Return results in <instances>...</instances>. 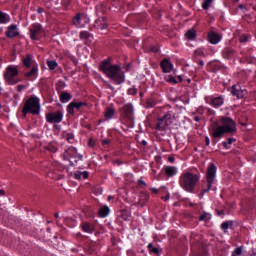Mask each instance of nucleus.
Returning <instances> with one entry per match:
<instances>
[{
    "label": "nucleus",
    "mask_w": 256,
    "mask_h": 256,
    "mask_svg": "<svg viewBox=\"0 0 256 256\" xmlns=\"http://www.w3.org/2000/svg\"><path fill=\"white\" fill-rule=\"evenodd\" d=\"M171 123V115L167 114L158 120L156 128L165 131V129H167Z\"/></svg>",
    "instance_id": "obj_8"
},
{
    "label": "nucleus",
    "mask_w": 256,
    "mask_h": 256,
    "mask_svg": "<svg viewBox=\"0 0 256 256\" xmlns=\"http://www.w3.org/2000/svg\"><path fill=\"white\" fill-rule=\"evenodd\" d=\"M138 185H144V186H146L147 184H146L145 181H143V180H138Z\"/></svg>",
    "instance_id": "obj_49"
},
{
    "label": "nucleus",
    "mask_w": 256,
    "mask_h": 256,
    "mask_svg": "<svg viewBox=\"0 0 256 256\" xmlns=\"http://www.w3.org/2000/svg\"><path fill=\"white\" fill-rule=\"evenodd\" d=\"M82 229L85 233H93V226L89 223H83Z\"/></svg>",
    "instance_id": "obj_23"
},
{
    "label": "nucleus",
    "mask_w": 256,
    "mask_h": 256,
    "mask_svg": "<svg viewBox=\"0 0 256 256\" xmlns=\"http://www.w3.org/2000/svg\"><path fill=\"white\" fill-rule=\"evenodd\" d=\"M165 201H169V194L166 195Z\"/></svg>",
    "instance_id": "obj_60"
},
{
    "label": "nucleus",
    "mask_w": 256,
    "mask_h": 256,
    "mask_svg": "<svg viewBox=\"0 0 256 256\" xmlns=\"http://www.w3.org/2000/svg\"><path fill=\"white\" fill-rule=\"evenodd\" d=\"M46 121L48 123H61L63 121V112L57 111L46 114Z\"/></svg>",
    "instance_id": "obj_7"
},
{
    "label": "nucleus",
    "mask_w": 256,
    "mask_h": 256,
    "mask_svg": "<svg viewBox=\"0 0 256 256\" xmlns=\"http://www.w3.org/2000/svg\"><path fill=\"white\" fill-rule=\"evenodd\" d=\"M229 227H233V221H227L221 225V229H223L224 233H227V229H229Z\"/></svg>",
    "instance_id": "obj_26"
},
{
    "label": "nucleus",
    "mask_w": 256,
    "mask_h": 256,
    "mask_svg": "<svg viewBox=\"0 0 256 256\" xmlns=\"http://www.w3.org/2000/svg\"><path fill=\"white\" fill-rule=\"evenodd\" d=\"M150 51H152L153 53H157V47L152 46V47L150 48Z\"/></svg>",
    "instance_id": "obj_46"
},
{
    "label": "nucleus",
    "mask_w": 256,
    "mask_h": 256,
    "mask_svg": "<svg viewBox=\"0 0 256 256\" xmlns=\"http://www.w3.org/2000/svg\"><path fill=\"white\" fill-rule=\"evenodd\" d=\"M80 38L81 39H89V33L88 32H81L80 33Z\"/></svg>",
    "instance_id": "obj_38"
},
{
    "label": "nucleus",
    "mask_w": 256,
    "mask_h": 256,
    "mask_svg": "<svg viewBox=\"0 0 256 256\" xmlns=\"http://www.w3.org/2000/svg\"><path fill=\"white\" fill-rule=\"evenodd\" d=\"M233 141H235L234 138H228V145H232Z\"/></svg>",
    "instance_id": "obj_48"
},
{
    "label": "nucleus",
    "mask_w": 256,
    "mask_h": 256,
    "mask_svg": "<svg viewBox=\"0 0 256 256\" xmlns=\"http://www.w3.org/2000/svg\"><path fill=\"white\" fill-rule=\"evenodd\" d=\"M95 145V141L93 139H90L89 141V146L93 147Z\"/></svg>",
    "instance_id": "obj_47"
},
{
    "label": "nucleus",
    "mask_w": 256,
    "mask_h": 256,
    "mask_svg": "<svg viewBox=\"0 0 256 256\" xmlns=\"http://www.w3.org/2000/svg\"><path fill=\"white\" fill-rule=\"evenodd\" d=\"M166 81L167 83H177V79H175V77L169 75L166 77Z\"/></svg>",
    "instance_id": "obj_36"
},
{
    "label": "nucleus",
    "mask_w": 256,
    "mask_h": 256,
    "mask_svg": "<svg viewBox=\"0 0 256 256\" xmlns=\"http://www.w3.org/2000/svg\"><path fill=\"white\" fill-rule=\"evenodd\" d=\"M168 161H170V163H173V161H175V158L174 157H169Z\"/></svg>",
    "instance_id": "obj_51"
},
{
    "label": "nucleus",
    "mask_w": 256,
    "mask_h": 256,
    "mask_svg": "<svg viewBox=\"0 0 256 256\" xmlns=\"http://www.w3.org/2000/svg\"><path fill=\"white\" fill-rule=\"evenodd\" d=\"M239 9H245L244 5H239Z\"/></svg>",
    "instance_id": "obj_61"
},
{
    "label": "nucleus",
    "mask_w": 256,
    "mask_h": 256,
    "mask_svg": "<svg viewBox=\"0 0 256 256\" xmlns=\"http://www.w3.org/2000/svg\"><path fill=\"white\" fill-rule=\"evenodd\" d=\"M160 66L163 73H171L173 71V64L168 59L162 60Z\"/></svg>",
    "instance_id": "obj_11"
},
{
    "label": "nucleus",
    "mask_w": 256,
    "mask_h": 256,
    "mask_svg": "<svg viewBox=\"0 0 256 256\" xmlns=\"http://www.w3.org/2000/svg\"><path fill=\"white\" fill-rule=\"evenodd\" d=\"M9 16L3 12H0V23H7Z\"/></svg>",
    "instance_id": "obj_29"
},
{
    "label": "nucleus",
    "mask_w": 256,
    "mask_h": 256,
    "mask_svg": "<svg viewBox=\"0 0 256 256\" xmlns=\"http://www.w3.org/2000/svg\"><path fill=\"white\" fill-rule=\"evenodd\" d=\"M71 139H73L72 136H68V137H67V141H69L70 143H71Z\"/></svg>",
    "instance_id": "obj_55"
},
{
    "label": "nucleus",
    "mask_w": 256,
    "mask_h": 256,
    "mask_svg": "<svg viewBox=\"0 0 256 256\" xmlns=\"http://www.w3.org/2000/svg\"><path fill=\"white\" fill-rule=\"evenodd\" d=\"M231 94L234 97H237V99H243V97L245 95H247V90H241V88H239V86L233 85L232 90H231Z\"/></svg>",
    "instance_id": "obj_10"
},
{
    "label": "nucleus",
    "mask_w": 256,
    "mask_h": 256,
    "mask_svg": "<svg viewBox=\"0 0 256 256\" xmlns=\"http://www.w3.org/2000/svg\"><path fill=\"white\" fill-rule=\"evenodd\" d=\"M222 125H219V122L214 121L210 126V133L214 139L219 137H223L225 133H235L237 131V127L235 121L231 118L223 117L221 118Z\"/></svg>",
    "instance_id": "obj_1"
},
{
    "label": "nucleus",
    "mask_w": 256,
    "mask_h": 256,
    "mask_svg": "<svg viewBox=\"0 0 256 256\" xmlns=\"http://www.w3.org/2000/svg\"><path fill=\"white\" fill-rule=\"evenodd\" d=\"M206 145H207V146H209V145H210L209 137H206Z\"/></svg>",
    "instance_id": "obj_52"
},
{
    "label": "nucleus",
    "mask_w": 256,
    "mask_h": 256,
    "mask_svg": "<svg viewBox=\"0 0 256 256\" xmlns=\"http://www.w3.org/2000/svg\"><path fill=\"white\" fill-rule=\"evenodd\" d=\"M75 155H77V148L70 147L64 152L63 157L66 161H71V157H75Z\"/></svg>",
    "instance_id": "obj_14"
},
{
    "label": "nucleus",
    "mask_w": 256,
    "mask_h": 256,
    "mask_svg": "<svg viewBox=\"0 0 256 256\" xmlns=\"http://www.w3.org/2000/svg\"><path fill=\"white\" fill-rule=\"evenodd\" d=\"M187 39L193 40L195 37H197V31L195 29H190L185 34Z\"/></svg>",
    "instance_id": "obj_19"
},
{
    "label": "nucleus",
    "mask_w": 256,
    "mask_h": 256,
    "mask_svg": "<svg viewBox=\"0 0 256 256\" xmlns=\"http://www.w3.org/2000/svg\"><path fill=\"white\" fill-rule=\"evenodd\" d=\"M110 142H111V141H110V140H107V139L102 140V144H104V145H109Z\"/></svg>",
    "instance_id": "obj_45"
},
{
    "label": "nucleus",
    "mask_w": 256,
    "mask_h": 256,
    "mask_svg": "<svg viewBox=\"0 0 256 256\" xmlns=\"http://www.w3.org/2000/svg\"><path fill=\"white\" fill-rule=\"evenodd\" d=\"M195 54H196V55H199V56L205 57V53H204L202 50H197V51H195Z\"/></svg>",
    "instance_id": "obj_43"
},
{
    "label": "nucleus",
    "mask_w": 256,
    "mask_h": 256,
    "mask_svg": "<svg viewBox=\"0 0 256 256\" xmlns=\"http://www.w3.org/2000/svg\"><path fill=\"white\" fill-rule=\"evenodd\" d=\"M47 65L49 67V70L53 71L55 67H57V62L50 60V61H47Z\"/></svg>",
    "instance_id": "obj_32"
},
{
    "label": "nucleus",
    "mask_w": 256,
    "mask_h": 256,
    "mask_svg": "<svg viewBox=\"0 0 256 256\" xmlns=\"http://www.w3.org/2000/svg\"><path fill=\"white\" fill-rule=\"evenodd\" d=\"M0 196H1V197L5 196V190L0 189Z\"/></svg>",
    "instance_id": "obj_50"
},
{
    "label": "nucleus",
    "mask_w": 256,
    "mask_h": 256,
    "mask_svg": "<svg viewBox=\"0 0 256 256\" xmlns=\"http://www.w3.org/2000/svg\"><path fill=\"white\" fill-rule=\"evenodd\" d=\"M199 65H200L201 67H203V65H204L203 60H201V61L199 62Z\"/></svg>",
    "instance_id": "obj_58"
},
{
    "label": "nucleus",
    "mask_w": 256,
    "mask_h": 256,
    "mask_svg": "<svg viewBox=\"0 0 256 256\" xmlns=\"http://www.w3.org/2000/svg\"><path fill=\"white\" fill-rule=\"evenodd\" d=\"M100 217H107L109 215V207L104 206L99 211Z\"/></svg>",
    "instance_id": "obj_25"
},
{
    "label": "nucleus",
    "mask_w": 256,
    "mask_h": 256,
    "mask_svg": "<svg viewBox=\"0 0 256 256\" xmlns=\"http://www.w3.org/2000/svg\"><path fill=\"white\" fill-rule=\"evenodd\" d=\"M18 35H19V31H17V25H11L10 27H8V30L6 32V37L13 39V37H17Z\"/></svg>",
    "instance_id": "obj_15"
},
{
    "label": "nucleus",
    "mask_w": 256,
    "mask_h": 256,
    "mask_svg": "<svg viewBox=\"0 0 256 256\" xmlns=\"http://www.w3.org/2000/svg\"><path fill=\"white\" fill-rule=\"evenodd\" d=\"M225 214V212L224 211H218V215H224Z\"/></svg>",
    "instance_id": "obj_59"
},
{
    "label": "nucleus",
    "mask_w": 256,
    "mask_h": 256,
    "mask_svg": "<svg viewBox=\"0 0 256 256\" xmlns=\"http://www.w3.org/2000/svg\"><path fill=\"white\" fill-rule=\"evenodd\" d=\"M81 159H83V155H81V154H76L75 160H74V161H70V165H71L72 167H74V165H77V163H79V161H81Z\"/></svg>",
    "instance_id": "obj_28"
},
{
    "label": "nucleus",
    "mask_w": 256,
    "mask_h": 256,
    "mask_svg": "<svg viewBox=\"0 0 256 256\" xmlns=\"http://www.w3.org/2000/svg\"><path fill=\"white\" fill-rule=\"evenodd\" d=\"M95 26H96L98 29H107V27H108L107 18L103 17V18L100 19V20H96Z\"/></svg>",
    "instance_id": "obj_17"
},
{
    "label": "nucleus",
    "mask_w": 256,
    "mask_h": 256,
    "mask_svg": "<svg viewBox=\"0 0 256 256\" xmlns=\"http://www.w3.org/2000/svg\"><path fill=\"white\" fill-rule=\"evenodd\" d=\"M212 105L213 107H220V105H223V98L218 97V98H214L212 99Z\"/></svg>",
    "instance_id": "obj_24"
},
{
    "label": "nucleus",
    "mask_w": 256,
    "mask_h": 256,
    "mask_svg": "<svg viewBox=\"0 0 256 256\" xmlns=\"http://www.w3.org/2000/svg\"><path fill=\"white\" fill-rule=\"evenodd\" d=\"M122 117L133 125V105L126 104L122 109Z\"/></svg>",
    "instance_id": "obj_6"
},
{
    "label": "nucleus",
    "mask_w": 256,
    "mask_h": 256,
    "mask_svg": "<svg viewBox=\"0 0 256 256\" xmlns=\"http://www.w3.org/2000/svg\"><path fill=\"white\" fill-rule=\"evenodd\" d=\"M205 219L209 221V219H211V214L204 212V214L199 217V221H205Z\"/></svg>",
    "instance_id": "obj_33"
},
{
    "label": "nucleus",
    "mask_w": 256,
    "mask_h": 256,
    "mask_svg": "<svg viewBox=\"0 0 256 256\" xmlns=\"http://www.w3.org/2000/svg\"><path fill=\"white\" fill-rule=\"evenodd\" d=\"M128 93H129V95H135V94L137 93V89H135V88H130V89L128 90Z\"/></svg>",
    "instance_id": "obj_41"
},
{
    "label": "nucleus",
    "mask_w": 256,
    "mask_h": 256,
    "mask_svg": "<svg viewBox=\"0 0 256 256\" xmlns=\"http://www.w3.org/2000/svg\"><path fill=\"white\" fill-rule=\"evenodd\" d=\"M25 87H26L25 85H18L17 89L19 92H21V91H23V89H25Z\"/></svg>",
    "instance_id": "obj_44"
},
{
    "label": "nucleus",
    "mask_w": 256,
    "mask_h": 256,
    "mask_svg": "<svg viewBox=\"0 0 256 256\" xmlns=\"http://www.w3.org/2000/svg\"><path fill=\"white\" fill-rule=\"evenodd\" d=\"M197 183H199V176L191 172L185 173L180 181L182 189L188 191L189 193L193 192V189H195V185H197Z\"/></svg>",
    "instance_id": "obj_3"
},
{
    "label": "nucleus",
    "mask_w": 256,
    "mask_h": 256,
    "mask_svg": "<svg viewBox=\"0 0 256 256\" xmlns=\"http://www.w3.org/2000/svg\"><path fill=\"white\" fill-rule=\"evenodd\" d=\"M215 173H217V168L215 167V164H210L207 170V182H208V189H211V185H213V179H215Z\"/></svg>",
    "instance_id": "obj_9"
},
{
    "label": "nucleus",
    "mask_w": 256,
    "mask_h": 256,
    "mask_svg": "<svg viewBox=\"0 0 256 256\" xmlns=\"http://www.w3.org/2000/svg\"><path fill=\"white\" fill-rule=\"evenodd\" d=\"M100 70L116 85H121L125 81V72L121 66L111 65L108 59L100 64Z\"/></svg>",
    "instance_id": "obj_2"
},
{
    "label": "nucleus",
    "mask_w": 256,
    "mask_h": 256,
    "mask_svg": "<svg viewBox=\"0 0 256 256\" xmlns=\"http://www.w3.org/2000/svg\"><path fill=\"white\" fill-rule=\"evenodd\" d=\"M47 149H48V151H51L52 153H55V151H57V148L55 146H48Z\"/></svg>",
    "instance_id": "obj_42"
},
{
    "label": "nucleus",
    "mask_w": 256,
    "mask_h": 256,
    "mask_svg": "<svg viewBox=\"0 0 256 256\" xmlns=\"http://www.w3.org/2000/svg\"><path fill=\"white\" fill-rule=\"evenodd\" d=\"M39 109H40L39 99H37L35 97H31L25 103V105L22 109V113H23L24 117H25V115H27V113H32V115H39Z\"/></svg>",
    "instance_id": "obj_4"
},
{
    "label": "nucleus",
    "mask_w": 256,
    "mask_h": 256,
    "mask_svg": "<svg viewBox=\"0 0 256 256\" xmlns=\"http://www.w3.org/2000/svg\"><path fill=\"white\" fill-rule=\"evenodd\" d=\"M60 101L62 103H67L68 101H71V94L67 93V92H63L60 95Z\"/></svg>",
    "instance_id": "obj_20"
},
{
    "label": "nucleus",
    "mask_w": 256,
    "mask_h": 256,
    "mask_svg": "<svg viewBox=\"0 0 256 256\" xmlns=\"http://www.w3.org/2000/svg\"><path fill=\"white\" fill-rule=\"evenodd\" d=\"M151 191H152L153 193H159V190H157V189H155V188H152Z\"/></svg>",
    "instance_id": "obj_53"
},
{
    "label": "nucleus",
    "mask_w": 256,
    "mask_h": 256,
    "mask_svg": "<svg viewBox=\"0 0 256 256\" xmlns=\"http://www.w3.org/2000/svg\"><path fill=\"white\" fill-rule=\"evenodd\" d=\"M142 145H147V141L143 140Z\"/></svg>",
    "instance_id": "obj_63"
},
{
    "label": "nucleus",
    "mask_w": 256,
    "mask_h": 256,
    "mask_svg": "<svg viewBox=\"0 0 256 256\" xmlns=\"http://www.w3.org/2000/svg\"><path fill=\"white\" fill-rule=\"evenodd\" d=\"M38 13H43V8H38Z\"/></svg>",
    "instance_id": "obj_57"
},
{
    "label": "nucleus",
    "mask_w": 256,
    "mask_h": 256,
    "mask_svg": "<svg viewBox=\"0 0 256 256\" xmlns=\"http://www.w3.org/2000/svg\"><path fill=\"white\" fill-rule=\"evenodd\" d=\"M200 119L198 116H195L194 121H199Z\"/></svg>",
    "instance_id": "obj_56"
},
{
    "label": "nucleus",
    "mask_w": 256,
    "mask_h": 256,
    "mask_svg": "<svg viewBox=\"0 0 256 256\" xmlns=\"http://www.w3.org/2000/svg\"><path fill=\"white\" fill-rule=\"evenodd\" d=\"M232 53H233V50L226 49V50H224L223 55H224L225 58H227Z\"/></svg>",
    "instance_id": "obj_39"
},
{
    "label": "nucleus",
    "mask_w": 256,
    "mask_h": 256,
    "mask_svg": "<svg viewBox=\"0 0 256 256\" xmlns=\"http://www.w3.org/2000/svg\"><path fill=\"white\" fill-rule=\"evenodd\" d=\"M39 33H41V25H39V24L32 25V27L30 28L31 39H33L35 41V39H37V35H39Z\"/></svg>",
    "instance_id": "obj_13"
},
{
    "label": "nucleus",
    "mask_w": 256,
    "mask_h": 256,
    "mask_svg": "<svg viewBox=\"0 0 256 256\" xmlns=\"http://www.w3.org/2000/svg\"><path fill=\"white\" fill-rule=\"evenodd\" d=\"M208 39H209V42L212 43V45H217V43H219V41H221V35H219L215 32H210L208 34Z\"/></svg>",
    "instance_id": "obj_16"
},
{
    "label": "nucleus",
    "mask_w": 256,
    "mask_h": 256,
    "mask_svg": "<svg viewBox=\"0 0 256 256\" xmlns=\"http://www.w3.org/2000/svg\"><path fill=\"white\" fill-rule=\"evenodd\" d=\"M54 217H56V219L59 218V213H55Z\"/></svg>",
    "instance_id": "obj_62"
},
{
    "label": "nucleus",
    "mask_w": 256,
    "mask_h": 256,
    "mask_svg": "<svg viewBox=\"0 0 256 256\" xmlns=\"http://www.w3.org/2000/svg\"><path fill=\"white\" fill-rule=\"evenodd\" d=\"M85 102H71L68 105V113L70 115H73L75 113L74 109H81V107H84Z\"/></svg>",
    "instance_id": "obj_12"
},
{
    "label": "nucleus",
    "mask_w": 256,
    "mask_h": 256,
    "mask_svg": "<svg viewBox=\"0 0 256 256\" xmlns=\"http://www.w3.org/2000/svg\"><path fill=\"white\" fill-rule=\"evenodd\" d=\"M18 73L17 68L8 66L4 73V79H6L10 85H16V83H19V80H14L13 77H16Z\"/></svg>",
    "instance_id": "obj_5"
},
{
    "label": "nucleus",
    "mask_w": 256,
    "mask_h": 256,
    "mask_svg": "<svg viewBox=\"0 0 256 256\" xmlns=\"http://www.w3.org/2000/svg\"><path fill=\"white\" fill-rule=\"evenodd\" d=\"M223 147H225V149H229V147L227 146V142H223Z\"/></svg>",
    "instance_id": "obj_54"
},
{
    "label": "nucleus",
    "mask_w": 256,
    "mask_h": 256,
    "mask_svg": "<svg viewBox=\"0 0 256 256\" xmlns=\"http://www.w3.org/2000/svg\"><path fill=\"white\" fill-rule=\"evenodd\" d=\"M31 61H32L31 55L27 54L26 57L23 59V64L26 67H31Z\"/></svg>",
    "instance_id": "obj_27"
},
{
    "label": "nucleus",
    "mask_w": 256,
    "mask_h": 256,
    "mask_svg": "<svg viewBox=\"0 0 256 256\" xmlns=\"http://www.w3.org/2000/svg\"><path fill=\"white\" fill-rule=\"evenodd\" d=\"M73 25L79 26L81 25V14H77L74 18H73Z\"/></svg>",
    "instance_id": "obj_30"
},
{
    "label": "nucleus",
    "mask_w": 256,
    "mask_h": 256,
    "mask_svg": "<svg viewBox=\"0 0 256 256\" xmlns=\"http://www.w3.org/2000/svg\"><path fill=\"white\" fill-rule=\"evenodd\" d=\"M81 175L84 179H87L89 177V172H87V171H84V172L77 171V172L74 173L75 179H81Z\"/></svg>",
    "instance_id": "obj_21"
},
{
    "label": "nucleus",
    "mask_w": 256,
    "mask_h": 256,
    "mask_svg": "<svg viewBox=\"0 0 256 256\" xmlns=\"http://www.w3.org/2000/svg\"><path fill=\"white\" fill-rule=\"evenodd\" d=\"M33 75H37V68H32L30 72H27L25 74V77L27 79H29V78L33 77Z\"/></svg>",
    "instance_id": "obj_31"
},
{
    "label": "nucleus",
    "mask_w": 256,
    "mask_h": 256,
    "mask_svg": "<svg viewBox=\"0 0 256 256\" xmlns=\"http://www.w3.org/2000/svg\"><path fill=\"white\" fill-rule=\"evenodd\" d=\"M211 3H213V0H205V2L202 5L203 9H209Z\"/></svg>",
    "instance_id": "obj_35"
},
{
    "label": "nucleus",
    "mask_w": 256,
    "mask_h": 256,
    "mask_svg": "<svg viewBox=\"0 0 256 256\" xmlns=\"http://www.w3.org/2000/svg\"><path fill=\"white\" fill-rule=\"evenodd\" d=\"M165 173L168 175V177H173V175L177 173V169L173 166H168L165 168Z\"/></svg>",
    "instance_id": "obj_18"
},
{
    "label": "nucleus",
    "mask_w": 256,
    "mask_h": 256,
    "mask_svg": "<svg viewBox=\"0 0 256 256\" xmlns=\"http://www.w3.org/2000/svg\"><path fill=\"white\" fill-rule=\"evenodd\" d=\"M178 79H179L180 82L183 81V79L181 78V76H178Z\"/></svg>",
    "instance_id": "obj_64"
},
{
    "label": "nucleus",
    "mask_w": 256,
    "mask_h": 256,
    "mask_svg": "<svg viewBox=\"0 0 256 256\" xmlns=\"http://www.w3.org/2000/svg\"><path fill=\"white\" fill-rule=\"evenodd\" d=\"M239 41H240V43H247L249 41V36L242 35V36H240Z\"/></svg>",
    "instance_id": "obj_37"
},
{
    "label": "nucleus",
    "mask_w": 256,
    "mask_h": 256,
    "mask_svg": "<svg viewBox=\"0 0 256 256\" xmlns=\"http://www.w3.org/2000/svg\"><path fill=\"white\" fill-rule=\"evenodd\" d=\"M241 253H243V249L241 247L236 248L234 254L235 255H241Z\"/></svg>",
    "instance_id": "obj_40"
},
{
    "label": "nucleus",
    "mask_w": 256,
    "mask_h": 256,
    "mask_svg": "<svg viewBox=\"0 0 256 256\" xmlns=\"http://www.w3.org/2000/svg\"><path fill=\"white\" fill-rule=\"evenodd\" d=\"M148 249H149L150 253H155V255H159V249L153 247V244H149Z\"/></svg>",
    "instance_id": "obj_34"
},
{
    "label": "nucleus",
    "mask_w": 256,
    "mask_h": 256,
    "mask_svg": "<svg viewBox=\"0 0 256 256\" xmlns=\"http://www.w3.org/2000/svg\"><path fill=\"white\" fill-rule=\"evenodd\" d=\"M113 115H115V109L113 108H107L106 111L104 112L105 119H111Z\"/></svg>",
    "instance_id": "obj_22"
}]
</instances>
